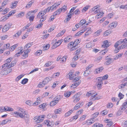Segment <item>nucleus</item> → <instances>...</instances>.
<instances>
[{
	"instance_id": "nucleus-1",
	"label": "nucleus",
	"mask_w": 127,
	"mask_h": 127,
	"mask_svg": "<svg viewBox=\"0 0 127 127\" xmlns=\"http://www.w3.org/2000/svg\"><path fill=\"white\" fill-rule=\"evenodd\" d=\"M18 112L15 111L12 113L15 114V115L14 116L15 117H17V116H18L21 118H24L25 119L26 117L25 116L26 114L25 111L21 108H18Z\"/></svg>"
},
{
	"instance_id": "nucleus-2",
	"label": "nucleus",
	"mask_w": 127,
	"mask_h": 127,
	"mask_svg": "<svg viewBox=\"0 0 127 127\" xmlns=\"http://www.w3.org/2000/svg\"><path fill=\"white\" fill-rule=\"evenodd\" d=\"M45 117V116L44 115H42L38 117H35L33 118L34 120H35L34 121V123L35 124H37L41 122L43 120Z\"/></svg>"
},
{
	"instance_id": "nucleus-3",
	"label": "nucleus",
	"mask_w": 127,
	"mask_h": 127,
	"mask_svg": "<svg viewBox=\"0 0 127 127\" xmlns=\"http://www.w3.org/2000/svg\"><path fill=\"white\" fill-rule=\"evenodd\" d=\"M9 68H7V67H2L1 71L0 73L2 75H7L8 73L11 72L12 71V69H8Z\"/></svg>"
},
{
	"instance_id": "nucleus-4",
	"label": "nucleus",
	"mask_w": 127,
	"mask_h": 127,
	"mask_svg": "<svg viewBox=\"0 0 127 127\" xmlns=\"http://www.w3.org/2000/svg\"><path fill=\"white\" fill-rule=\"evenodd\" d=\"M81 95V94H80V93H78L73 96V102L76 103L79 101L80 100V97Z\"/></svg>"
},
{
	"instance_id": "nucleus-5",
	"label": "nucleus",
	"mask_w": 127,
	"mask_h": 127,
	"mask_svg": "<svg viewBox=\"0 0 127 127\" xmlns=\"http://www.w3.org/2000/svg\"><path fill=\"white\" fill-rule=\"evenodd\" d=\"M12 58H9L7 59L6 61V63L3 64L2 66V67H7V68H9V66L10 65V63L12 60Z\"/></svg>"
},
{
	"instance_id": "nucleus-6",
	"label": "nucleus",
	"mask_w": 127,
	"mask_h": 127,
	"mask_svg": "<svg viewBox=\"0 0 127 127\" xmlns=\"http://www.w3.org/2000/svg\"><path fill=\"white\" fill-rule=\"evenodd\" d=\"M63 41V39H60L58 40L57 42H56L55 44L53 45V48H55L59 46Z\"/></svg>"
},
{
	"instance_id": "nucleus-7",
	"label": "nucleus",
	"mask_w": 127,
	"mask_h": 127,
	"mask_svg": "<svg viewBox=\"0 0 127 127\" xmlns=\"http://www.w3.org/2000/svg\"><path fill=\"white\" fill-rule=\"evenodd\" d=\"M127 45L125 43H123L122 45L120 46H119V47H118V48H117V50H114V52L116 53H117L120 50V49H122L124 48Z\"/></svg>"
},
{
	"instance_id": "nucleus-8",
	"label": "nucleus",
	"mask_w": 127,
	"mask_h": 127,
	"mask_svg": "<svg viewBox=\"0 0 127 127\" xmlns=\"http://www.w3.org/2000/svg\"><path fill=\"white\" fill-rule=\"evenodd\" d=\"M30 12H28L26 15V18L27 19H29L30 22L32 21L34 18V16H30Z\"/></svg>"
},
{
	"instance_id": "nucleus-9",
	"label": "nucleus",
	"mask_w": 127,
	"mask_h": 127,
	"mask_svg": "<svg viewBox=\"0 0 127 127\" xmlns=\"http://www.w3.org/2000/svg\"><path fill=\"white\" fill-rule=\"evenodd\" d=\"M67 75H69V79L70 80L72 79L76 76L75 74H74L72 72H69L68 73Z\"/></svg>"
},
{
	"instance_id": "nucleus-10",
	"label": "nucleus",
	"mask_w": 127,
	"mask_h": 127,
	"mask_svg": "<svg viewBox=\"0 0 127 127\" xmlns=\"http://www.w3.org/2000/svg\"><path fill=\"white\" fill-rule=\"evenodd\" d=\"M95 121V119L94 118H91L86 121L87 124L88 125H90L94 123Z\"/></svg>"
},
{
	"instance_id": "nucleus-11",
	"label": "nucleus",
	"mask_w": 127,
	"mask_h": 127,
	"mask_svg": "<svg viewBox=\"0 0 127 127\" xmlns=\"http://www.w3.org/2000/svg\"><path fill=\"white\" fill-rule=\"evenodd\" d=\"M103 69V68L101 67L96 69L94 71V73L96 74H97L100 73Z\"/></svg>"
},
{
	"instance_id": "nucleus-12",
	"label": "nucleus",
	"mask_w": 127,
	"mask_h": 127,
	"mask_svg": "<svg viewBox=\"0 0 127 127\" xmlns=\"http://www.w3.org/2000/svg\"><path fill=\"white\" fill-rule=\"evenodd\" d=\"M110 45V44H109L107 40H105L104 41V43L102 45V47L103 48L107 47L109 46Z\"/></svg>"
},
{
	"instance_id": "nucleus-13",
	"label": "nucleus",
	"mask_w": 127,
	"mask_h": 127,
	"mask_svg": "<svg viewBox=\"0 0 127 127\" xmlns=\"http://www.w3.org/2000/svg\"><path fill=\"white\" fill-rule=\"evenodd\" d=\"M23 49V47H19L18 48V50H20V51L18 52V53H17L14 56L15 57H16V56L18 57V56L19 55H18L20 54H21L23 52L22 51Z\"/></svg>"
},
{
	"instance_id": "nucleus-14",
	"label": "nucleus",
	"mask_w": 127,
	"mask_h": 127,
	"mask_svg": "<svg viewBox=\"0 0 127 127\" xmlns=\"http://www.w3.org/2000/svg\"><path fill=\"white\" fill-rule=\"evenodd\" d=\"M18 2V1H16L14 2H12V5L11 6V8H15L17 6L16 5Z\"/></svg>"
},
{
	"instance_id": "nucleus-15",
	"label": "nucleus",
	"mask_w": 127,
	"mask_h": 127,
	"mask_svg": "<svg viewBox=\"0 0 127 127\" xmlns=\"http://www.w3.org/2000/svg\"><path fill=\"white\" fill-rule=\"evenodd\" d=\"M80 82H78L75 83L74 84H72L71 85V87L72 88H75L80 84Z\"/></svg>"
},
{
	"instance_id": "nucleus-16",
	"label": "nucleus",
	"mask_w": 127,
	"mask_h": 127,
	"mask_svg": "<svg viewBox=\"0 0 127 127\" xmlns=\"http://www.w3.org/2000/svg\"><path fill=\"white\" fill-rule=\"evenodd\" d=\"M54 124V122L53 121L48 120V127H53Z\"/></svg>"
},
{
	"instance_id": "nucleus-17",
	"label": "nucleus",
	"mask_w": 127,
	"mask_h": 127,
	"mask_svg": "<svg viewBox=\"0 0 127 127\" xmlns=\"http://www.w3.org/2000/svg\"><path fill=\"white\" fill-rule=\"evenodd\" d=\"M114 60L112 58H110L107 60V61L106 62V64L107 65H109L111 63L113 62Z\"/></svg>"
},
{
	"instance_id": "nucleus-18",
	"label": "nucleus",
	"mask_w": 127,
	"mask_h": 127,
	"mask_svg": "<svg viewBox=\"0 0 127 127\" xmlns=\"http://www.w3.org/2000/svg\"><path fill=\"white\" fill-rule=\"evenodd\" d=\"M71 15H72L70 14H68V13L67 16L66 17V19L64 21V22H66L69 21L70 19L71 18Z\"/></svg>"
},
{
	"instance_id": "nucleus-19",
	"label": "nucleus",
	"mask_w": 127,
	"mask_h": 127,
	"mask_svg": "<svg viewBox=\"0 0 127 127\" xmlns=\"http://www.w3.org/2000/svg\"><path fill=\"white\" fill-rule=\"evenodd\" d=\"M82 103V102L81 103H79L77 104L74 108L73 110H76L79 108L80 107L81 104Z\"/></svg>"
},
{
	"instance_id": "nucleus-20",
	"label": "nucleus",
	"mask_w": 127,
	"mask_h": 127,
	"mask_svg": "<svg viewBox=\"0 0 127 127\" xmlns=\"http://www.w3.org/2000/svg\"><path fill=\"white\" fill-rule=\"evenodd\" d=\"M71 39V37L70 36H68L65 38L64 40V42H68Z\"/></svg>"
},
{
	"instance_id": "nucleus-21",
	"label": "nucleus",
	"mask_w": 127,
	"mask_h": 127,
	"mask_svg": "<svg viewBox=\"0 0 127 127\" xmlns=\"http://www.w3.org/2000/svg\"><path fill=\"white\" fill-rule=\"evenodd\" d=\"M111 32V31L109 30H106L104 33L103 35L104 36H106L110 34Z\"/></svg>"
},
{
	"instance_id": "nucleus-22",
	"label": "nucleus",
	"mask_w": 127,
	"mask_h": 127,
	"mask_svg": "<svg viewBox=\"0 0 127 127\" xmlns=\"http://www.w3.org/2000/svg\"><path fill=\"white\" fill-rule=\"evenodd\" d=\"M123 54V53H119L116 55L115 57L114 58V59L115 60H116L120 58L121 57Z\"/></svg>"
},
{
	"instance_id": "nucleus-23",
	"label": "nucleus",
	"mask_w": 127,
	"mask_h": 127,
	"mask_svg": "<svg viewBox=\"0 0 127 127\" xmlns=\"http://www.w3.org/2000/svg\"><path fill=\"white\" fill-rule=\"evenodd\" d=\"M87 31L86 32L84 35V37H86V36H87L89 34H90L91 32V28H88V30H87Z\"/></svg>"
},
{
	"instance_id": "nucleus-24",
	"label": "nucleus",
	"mask_w": 127,
	"mask_h": 127,
	"mask_svg": "<svg viewBox=\"0 0 127 127\" xmlns=\"http://www.w3.org/2000/svg\"><path fill=\"white\" fill-rule=\"evenodd\" d=\"M73 110H71L69 111L68 112L66 113L64 115V116L65 117H67L70 115L73 112Z\"/></svg>"
},
{
	"instance_id": "nucleus-25",
	"label": "nucleus",
	"mask_w": 127,
	"mask_h": 127,
	"mask_svg": "<svg viewBox=\"0 0 127 127\" xmlns=\"http://www.w3.org/2000/svg\"><path fill=\"white\" fill-rule=\"evenodd\" d=\"M96 83H103L102 81L103 80L102 79V77H97L96 79Z\"/></svg>"
},
{
	"instance_id": "nucleus-26",
	"label": "nucleus",
	"mask_w": 127,
	"mask_h": 127,
	"mask_svg": "<svg viewBox=\"0 0 127 127\" xmlns=\"http://www.w3.org/2000/svg\"><path fill=\"white\" fill-rule=\"evenodd\" d=\"M16 62V61L15 60L11 62V64H10L9 66V68H10V67L14 66L15 65Z\"/></svg>"
},
{
	"instance_id": "nucleus-27",
	"label": "nucleus",
	"mask_w": 127,
	"mask_h": 127,
	"mask_svg": "<svg viewBox=\"0 0 127 127\" xmlns=\"http://www.w3.org/2000/svg\"><path fill=\"white\" fill-rule=\"evenodd\" d=\"M34 1L33 0H32L29 2L27 4L26 6V8H29L32 5Z\"/></svg>"
},
{
	"instance_id": "nucleus-28",
	"label": "nucleus",
	"mask_w": 127,
	"mask_h": 127,
	"mask_svg": "<svg viewBox=\"0 0 127 127\" xmlns=\"http://www.w3.org/2000/svg\"><path fill=\"white\" fill-rule=\"evenodd\" d=\"M62 109L61 108H59L55 110L54 113L55 114H57L60 113L62 112Z\"/></svg>"
},
{
	"instance_id": "nucleus-29",
	"label": "nucleus",
	"mask_w": 127,
	"mask_h": 127,
	"mask_svg": "<svg viewBox=\"0 0 127 127\" xmlns=\"http://www.w3.org/2000/svg\"><path fill=\"white\" fill-rule=\"evenodd\" d=\"M58 103L57 102L55 101V100L51 101L50 103V106L51 107H53L55 105H56Z\"/></svg>"
},
{
	"instance_id": "nucleus-30",
	"label": "nucleus",
	"mask_w": 127,
	"mask_h": 127,
	"mask_svg": "<svg viewBox=\"0 0 127 127\" xmlns=\"http://www.w3.org/2000/svg\"><path fill=\"white\" fill-rule=\"evenodd\" d=\"M56 9V7L55 6V5L53 4L52 6H51L49 8L48 7V11H51L52 12L54 9Z\"/></svg>"
},
{
	"instance_id": "nucleus-31",
	"label": "nucleus",
	"mask_w": 127,
	"mask_h": 127,
	"mask_svg": "<svg viewBox=\"0 0 127 127\" xmlns=\"http://www.w3.org/2000/svg\"><path fill=\"white\" fill-rule=\"evenodd\" d=\"M103 125L101 124L95 123L93 126V127H102Z\"/></svg>"
},
{
	"instance_id": "nucleus-32",
	"label": "nucleus",
	"mask_w": 127,
	"mask_h": 127,
	"mask_svg": "<svg viewBox=\"0 0 127 127\" xmlns=\"http://www.w3.org/2000/svg\"><path fill=\"white\" fill-rule=\"evenodd\" d=\"M9 29L6 26V24L4 25L2 29V31L4 32H5L8 31Z\"/></svg>"
},
{
	"instance_id": "nucleus-33",
	"label": "nucleus",
	"mask_w": 127,
	"mask_h": 127,
	"mask_svg": "<svg viewBox=\"0 0 127 127\" xmlns=\"http://www.w3.org/2000/svg\"><path fill=\"white\" fill-rule=\"evenodd\" d=\"M24 76V75L23 74H21L16 78L15 79V81H18Z\"/></svg>"
},
{
	"instance_id": "nucleus-34",
	"label": "nucleus",
	"mask_w": 127,
	"mask_h": 127,
	"mask_svg": "<svg viewBox=\"0 0 127 127\" xmlns=\"http://www.w3.org/2000/svg\"><path fill=\"white\" fill-rule=\"evenodd\" d=\"M54 100L55 101L57 102V103L59 102V101L60 99V96L58 95L56 97H55L54 98Z\"/></svg>"
},
{
	"instance_id": "nucleus-35",
	"label": "nucleus",
	"mask_w": 127,
	"mask_h": 127,
	"mask_svg": "<svg viewBox=\"0 0 127 127\" xmlns=\"http://www.w3.org/2000/svg\"><path fill=\"white\" fill-rule=\"evenodd\" d=\"M32 42L29 43L25 45L24 47V49H25V48H29L32 45Z\"/></svg>"
},
{
	"instance_id": "nucleus-36",
	"label": "nucleus",
	"mask_w": 127,
	"mask_h": 127,
	"mask_svg": "<svg viewBox=\"0 0 127 127\" xmlns=\"http://www.w3.org/2000/svg\"><path fill=\"white\" fill-rule=\"evenodd\" d=\"M71 94V93L70 92L67 91L64 94V95L65 97H69Z\"/></svg>"
},
{
	"instance_id": "nucleus-37",
	"label": "nucleus",
	"mask_w": 127,
	"mask_h": 127,
	"mask_svg": "<svg viewBox=\"0 0 127 127\" xmlns=\"http://www.w3.org/2000/svg\"><path fill=\"white\" fill-rule=\"evenodd\" d=\"M28 80L27 78H24L22 80L21 83L23 84H25L28 82Z\"/></svg>"
},
{
	"instance_id": "nucleus-38",
	"label": "nucleus",
	"mask_w": 127,
	"mask_h": 127,
	"mask_svg": "<svg viewBox=\"0 0 127 127\" xmlns=\"http://www.w3.org/2000/svg\"><path fill=\"white\" fill-rule=\"evenodd\" d=\"M24 12H22L20 13L17 16V17H22L24 15Z\"/></svg>"
},
{
	"instance_id": "nucleus-39",
	"label": "nucleus",
	"mask_w": 127,
	"mask_h": 127,
	"mask_svg": "<svg viewBox=\"0 0 127 127\" xmlns=\"http://www.w3.org/2000/svg\"><path fill=\"white\" fill-rule=\"evenodd\" d=\"M80 79V77H77L75 78V79L73 80V82H79V80Z\"/></svg>"
},
{
	"instance_id": "nucleus-40",
	"label": "nucleus",
	"mask_w": 127,
	"mask_h": 127,
	"mask_svg": "<svg viewBox=\"0 0 127 127\" xmlns=\"http://www.w3.org/2000/svg\"><path fill=\"white\" fill-rule=\"evenodd\" d=\"M22 33V31H20L17 32V33L14 35V36L15 37H18Z\"/></svg>"
},
{
	"instance_id": "nucleus-41",
	"label": "nucleus",
	"mask_w": 127,
	"mask_h": 127,
	"mask_svg": "<svg viewBox=\"0 0 127 127\" xmlns=\"http://www.w3.org/2000/svg\"><path fill=\"white\" fill-rule=\"evenodd\" d=\"M75 46L74 45V43L72 42H71L69 43L68 44V47L69 48H71V47L73 46Z\"/></svg>"
},
{
	"instance_id": "nucleus-42",
	"label": "nucleus",
	"mask_w": 127,
	"mask_h": 127,
	"mask_svg": "<svg viewBox=\"0 0 127 127\" xmlns=\"http://www.w3.org/2000/svg\"><path fill=\"white\" fill-rule=\"evenodd\" d=\"M10 122L11 120H8L7 119H5V120H3L1 123V124H6L9 121Z\"/></svg>"
},
{
	"instance_id": "nucleus-43",
	"label": "nucleus",
	"mask_w": 127,
	"mask_h": 127,
	"mask_svg": "<svg viewBox=\"0 0 127 127\" xmlns=\"http://www.w3.org/2000/svg\"><path fill=\"white\" fill-rule=\"evenodd\" d=\"M99 114V113L98 112H96L95 113H94V114L92 115V117L93 118H94V119H95V118H96L97 116Z\"/></svg>"
},
{
	"instance_id": "nucleus-44",
	"label": "nucleus",
	"mask_w": 127,
	"mask_h": 127,
	"mask_svg": "<svg viewBox=\"0 0 127 127\" xmlns=\"http://www.w3.org/2000/svg\"><path fill=\"white\" fill-rule=\"evenodd\" d=\"M117 24L116 23H113L111 24L110 25V27L111 28H112V27H115L116 26Z\"/></svg>"
},
{
	"instance_id": "nucleus-45",
	"label": "nucleus",
	"mask_w": 127,
	"mask_h": 127,
	"mask_svg": "<svg viewBox=\"0 0 127 127\" xmlns=\"http://www.w3.org/2000/svg\"><path fill=\"white\" fill-rule=\"evenodd\" d=\"M102 31L100 29L95 32V34L96 35V36H98L101 32Z\"/></svg>"
},
{
	"instance_id": "nucleus-46",
	"label": "nucleus",
	"mask_w": 127,
	"mask_h": 127,
	"mask_svg": "<svg viewBox=\"0 0 127 127\" xmlns=\"http://www.w3.org/2000/svg\"><path fill=\"white\" fill-rule=\"evenodd\" d=\"M92 44L90 43H88L86 45V47L89 48H92Z\"/></svg>"
},
{
	"instance_id": "nucleus-47",
	"label": "nucleus",
	"mask_w": 127,
	"mask_h": 127,
	"mask_svg": "<svg viewBox=\"0 0 127 127\" xmlns=\"http://www.w3.org/2000/svg\"><path fill=\"white\" fill-rule=\"evenodd\" d=\"M47 106L46 103H43L42 104H41L39 105V107L40 108H42V109L45 108Z\"/></svg>"
},
{
	"instance_id": "nucleus-48",
	"label": "nucleus",
	"mask_w": 127,
	"mask_h": 127,
	"mask_svg": "<svg viewBox=\"0 0 127 127\" xmlns=\"http://www.w3.org/2000/svg\"><path fill=\"white\" fill-rule=\"evenodd\" d=\"M80 12L79 9H77L73 13L76 15H77L79 14Z\"/></svg>"
},
{
	"instance_id": "nucleus-49",
	"label": "nucleus",
	"mask_w": 127,
	"mask_h": 127,
	"mask_svg": "<svg viewBox=\"0 0 127 127\" xmlns=\"http://www.w3.org/2000/svg\"><path fill=\"white\" fill-rule=\"evenodd\" d=\"M80 42L79 40V39L76 40L74 42V45L75 46H76V45L79 44Z\"/></svg>"
},
{
	"instance_id": "nucleus-50",
	"label": "nucleus",
	"mask_w": 127,
	"mask_h": 127,
	"mask_svg": "<svg viewBox=\"0 0 127 127\" xmlns=\"http://www.w3.org/2000/svg\"><path fill=\"white\" fill-rule=\"evenodd\" d=\"M127 86V82L124 83V84H121L120 85V88L122 89L125 86ZM120 89V88H119Z\"/></svg>"
},
{
	"instance_id": "nucleus-51",
	"label": "nucleus",
	"mask_w": 127,
	"mask_h": 127,
	"mask_svg": "<svg viewBox=\"0 0 127 127\" xmlns=\"http://www.w3.org/2000/svg\"><path fill=\"white\" fill-rule=\"evenodd\" d=\"M124 95H123L121 93H119L118 95V96L120 98V99H122L124 97Z\"/></svg>"
},
{
	"instance_id": "nucleus-52",
	"label": "nucleus",
	"mask_w": 127,
	"mask_h": 127,
	"mask_svg": "<svg viewBox=\"0 0 127 127\" xmlns=\"http://www.w3.org/2000/svg\"><path fill=\"white\" fill-rule=\"evenodd\" d=\"M80 23H81V25L82 26L85 24V23H86V20L85 19H82L80 21Z\"/></svg>"
},
{
	"instance_id": "nucleus-53",
	"label": "nucleus",
	"mask_w": 127,
	"mask_h": 127,
	"mask_svg": "<svg viewBox=\"0 0 127 127\" xmlns=\"http://www.w3.org/2000/svg\"><path fill=\"white\" fill-rule=\"evenodd\" d=\"M55 15L54 14L53 15L51 16L50 18L49 19V21H53L55 19Z\"/></svg>"
},
{
	"instance_id": "nucleus-54",
	"label": "nucleus",
	"mask_w": 127,
	"mask_h": 127,
	"mask_svg": "<svg viewBox=\"0 0 127 127\" xmlns=\"http://www.w3.org/2000/svg\"><path fill=\"white\" fill-rule=\"evenodd\" d=\"M87 30V29L85 27L83 29L81 30L80 31H79V32L80 33V35L82 34L84 32H85L86 30Z\"/></svg>"
},
{
	"instance_id": "nucleus-55",
	"label": "nucleus",
	"mask_w": 127,
	"mask_h": 127,
	"mask_svg": "<svg viewBox=\"0 0 127 127\" xmlns=\"http://www.w3.org/2000/svg\"><path fill=\"white\" fill-rule=\"evenodd\" d=\"M86 116V115H85L82 116L80 118L79 120L82 121L84 120L85 119Z\"/></svg>"
},
{
	"instance_id": "nucleus-56",
	"label": "nucleus",
	"mask_w": 127,
	"mask_h": 127,
	"mask_svg": "<svg viewBox=\"0 0 127 127\" xmlns=\"http://www.w3.org/2000/svg\"><path fill=\"white\" fill-rule=\"evenodd\" d=\"M17 46L18 44H15L11 47V49L12 50V51H13Z\"/></svg>"
},
{
	"instance_id": "nucleus-57",
	"label": "nucleus",
	"mask_w": 127,
	"mask_h": 127,
	"mask_svg": "<svg viewBox=\"0 0 127 127\" xmlns=\"http://www.w3.org/2000/svg\"><path fill=\"white\" fill-rule=\"evenodd\" d=\"M43 25V24L42 23H40V24L36 25L35 26V28H41L42 26Z\"/></svg>"
},
{
	"instance_id": "nucleus-58",
	"label": "nucleus",
	"mask_w": 127,
	"mask_h": 127,
	"mask_svg": "<svg viewBox=\"0 0 127 127\" xmlns=\"http://www.w3.org/2000/svg\"><path fill=\"white\" fill-rule=\"evenodd\" d=\"M42 11H41L38 13V14L37 15V18H38L40 19V18H41V16L42 15Z\"/></svg>"
},
{
	"instance_id": "nucleus-59",
	"label": "nucleus",
	"mask_w": 127,
	"mask_h": 127,
	"mask_svg": "<svg viewBox=\"0 0 127 127\" xmlns=\"http://www.w3.org/2000/svg\"><path fill=\"white\" fill-rule=\"evenodd\" d=\"M46 17L45 16L44 18L43 16L41 18L40 20V23H42V22H43L46 19Z\"/></svg>"
},
{
	"instance_id": "nucleus-60",
	"label": "nucleus",
	"mask_w": 127,
	"mask_h": 127,
	"mask_svg": "<svg viewBox=\"0 0 127 127\" xmlns=\"http://www.w3.org/2000/svg\"><path fill=\"white\" fill-rule=\"evenodd\" d=\"M103 83H97L98 88L99 89H101V87L102 86Z\"/></svg>"
},
{
	"instance_id": "nucleus-61",
	"label": "nucleus",
	"mask_w": 127,
	"mask_h": 127,
	"mask_svg": "<svg viewBox=\"0 0 127 127\" xmlns=\"http://www.w3.org/2000/svg\"><path fill=\"white\" fill-rule=\"evenodd\" d=\"M76 7H72L71 9L70 10L69 12L68 13V14H70L71 15H72L71 12H73V11L76 9Z\"/></svg>"
},
{
	"instance_id": "nucleus-62",
	"label": "nucleus",
	"mask_w": 127,
	"mask_h": 127,
	"mask_svg": "<svg viewBox=\"0 0 127 127\" xmlns=\"http://www.w3.org/2000/svg\"><path fill=\"white\" fill-rule=\"evenodd\" d=\"M113 124V123L111 121L107 122V124H106V126L109 127L111 126Z\"/></svg>"
},
{
	"instance_id": "nucleus-63",
	"label": "nucleus",
	"mask_w": 127,
	"mask_h": 127,
	"mask_svg": "<svg viewBox=\"0 0 127 127\" xmlns=\"http://www.w3.org/2000/svg\"><path fill=\"white\" fill-rule=\"evenodd\" d=\"M6 26L9 29L10 28H11L12 26V24L11 23H7L6 24Z\"/></svg>"
},
{
	"instance_id": "nucleus-64",
	"label": "nucleus",
	"mask_w": 127,
	"mask_h": 127,
	"mask_svg": "<svg viewBox=\"0 0 127 127\" xmlns=\"http://www.w3.org/2000/svg\"><path fill=\"white\" fill-rule=\"evenodd\" d=\"M108 77V75H106L103 76L102 77V79L103 80H104L106 79H107Z\"/></svg>"
}]
</instances>
